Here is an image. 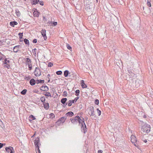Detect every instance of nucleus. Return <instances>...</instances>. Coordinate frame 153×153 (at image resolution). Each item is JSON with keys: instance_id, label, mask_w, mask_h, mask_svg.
Listing matches in <instances>:
<instances>
[{"instance_id": "nucleus-37", "label": "nucleus", "mask_w": 153, "mask_h": 153, "mask_svg": "<svg viewBox=\"0 0 153 153\" xmlns=\"http://www.w3.org/2000/svg\"><path fill=\"white\" fill-rule=\"evenodd\" d=\"M75 95L76 96L78 97V96L79 95V92H80V91H79V90L78 89V90H76L75 91Z\"/></svg>"}, {"instance_id": "nucleus-23", "label": "nucleus", "mask_w": 153, "mask_h": 153, "mask_svg": "<svg viewBox=\"0 0 153 153\" xmlns=\"http://www.w3.org/2000/svg\"><path fill=\"white\" fill-rule=\"evenodd\" d=\"M44 80L37 79L36 80V83L38 84L39 83H43L44 82Z\"/></svg>"}, {"instance_id": "nucleus-62", "label": "nucleus", "mask_w": 153, "mask_h": 153, "mask_svg": "<svg viewBox=\"0 0 153 153\" xmlns=\"http://www.w3.org/2000/svg\"><path fill=\"white\" fill-rule=\"evenodd\" d=\"M6 43H7V45H9V44H10V42H9V41H7V42H6Z\"/></svg>"}, {"instance_id": "nucleus-54", "label": "nucleus", "mask_w": 153, "mask_h": 153, "mask_svg": "<svg viewBox=\"0 0 153 153\" xmlns=\"http://www.w3.org/2000/svg\"><path fill=\"white\" fill-rule=\"evenodd\" d=\"M1 54H2V53L0 52V61L4 60V58H3L2 56H1Z\"/></svg>"}, {"instance_id": "nucleus-30", "label": "nucleus", "mask_w": 153, "mask_h": 153, "mask_svg": "<svg viewBox=\"0 0 153 153\" xmlns=\"http://www.w3.org/2000/svg\"><path fill=\"white\" fill-rule=\"evenodd\" d=\"M135 84H136L135 87L137 88H138L140 85V84L139 83V80H137L135 81Z\"/></svg>"}, {"instance_id": "nucleus-3", "label": "nucleus", "mask_w": 153, "mask_h": 153, "mask_svg": "<svg viewBox=\"0 0 153 153\" xmlns=\"http://www.w3.org/2000/svg\"><path fill=\"white\" fill-rule=\"evenodd\" d=\"M74 118L76 120V124H77V123H78L79 125H80L81 123V122L82 121V120H84V118L81 116L79 117V116H76L74 117Z\"/></svg>"}, {"instance_id": "nucleus-50", "label": "nucleus", "mask_w": 153, "mask_h": 153, "mask_svg": "<svg viewBox=\"0 0 153 153\" xmlns=\"http://www.w3.org/2000/svg\"><path fill=\"white\" fill-rule=\"evenodd\" d=\"M39 13L37 12L35 14H34V15L36 17H38L39 16Z\"/></svg>"}, {"instance_id": "nucleus-22", "label": "nucleus", "mask_w": 153, "mask_h": 153, "mask_svg": "<svg viewBox=\"0 0 153 153\" xmlns=\"http://www.w3.org/2000/svg\"><path fill=\"white\" fill-rule=\"evenodd\" d=\"M64 76L65 77H67L69 74H70V73L69 72L68 70H66L64 71Z\"/></svg>"}, {"instance_id": "nucleus-48", "label": "nucleus", "mask_w": 153, "mask_h": 153, "mask_svg": "<svg viewBox=\"0 0 153 153\" xmlns=\"http://www.w3.org/2000/svg\"><path fill=\"white\" fill-rule=\"evenodd\" d=\"M53 65V64L51 62H49L48 65V66L49 67H51Z\"/></svg>"}, {"instance_id": "nucleus-59", "label": "nucleus", "mask_w": 153, "mask_h": 153, "mask_svg": "<svg viewBox=\"0 0 153 153\" xmlns=\"http://www.w3.org/2000/svg\"><path fill=\"white\" fill-rule=\"evenodd\" d=\"M1 56H2L3 57V58H4V59H5V58H7L6 57V56H5L4 55L2 54H2H1Z\"/></svg>"}, {"instance_id": "nucleus-35", "label": "nucleus", "mask_w": 153, "mask_h": 153, "mask_svg": "<svg viewBox=\"0 0 153 153\" xmlns=\"http://www.w3.org/2000/svg\"><path fill=\"white\" fill-rule=\"evenodd\" d=\"M40 100L43 103H44L45 102V98L44 96H43L41 97Z\"/></svg>"}, {"instance_id": "nucleus-60", "label": "nucleus", "mask_w": 153, "mask_h": 153, "mask_svg": "<svg viewBox=\"0 0 153 153\" xmlns=\"http://www.w3.org/2000/svg\"><path fill=\"white\" fill-rule=\"evenodd\" d=\"M98 153H102V151L100 150L98 151Z\"/></svg>"}, {"instance_id": "nucleus-49", "label": "nucleus", "mask_w": 153, "mask_h": 153, "mask_svg": "<svg viewBox=\"0 0 153 153\" xmlns=\"http://www.w3.org/2000/svg\"><path fill=\"white\" fill-rule=\"evenodd\" d=\"M28 65V67L29 70H31L32 69V65L31 64H30Z\"/></svg>"}, {"instance_id": "nucleus-64", "label": "nucleus", "mask_w": 153, "mask_h": 153, "mask_svg": "<svg viewBox=\"0 0 153 153\" xmlns=\"http://www.w3.org/2000/svg\"><path fill=\"white\" fill-rule=\"evenodd\" d=\"M50 76V74H48V75H47V77H48V78L49 79V77Z\"/></svg>"}, {"instance_id": "nucleus-31", "label": "nucleus", "mask_w": 153, "mask_h": 153, "mask_svg": "<svg viewBox=\"0 0 153 153\" xmlns=\"http://www.w3.org/2000/svg\"><path fill=\"white\" fill-rule=\"evenodd\" d=\"M87 131V128L86 125H85L84 126V128H82V131L84 132V133H85V132Z\"/></svg>"}, {"instance_id": "nucleus-4", "label": "nucleus", "mask_w": 153, "mask_h": 153, "mask_svg": "<svg viewBox=\"0 0 153 153\" xmlns=\"http://www.w3.org/2000/svg\"><path fill=\"white\" fill-rule=\"evenodd\" d=\"M6 151L7 153H14V151L13 147L10 146L5 148Z\"/></svg>"}, {"instance_id": "nucleus-42", "label": "nucleus", "mask_w": 153, "mask_h": 153, "mask_svg": "<svg viewBox=\"0 0 153 153\" xmlns=\"http://www.w3.org/2000/svg\"><path fill=\"white\" fill-rule=\"evenodd\" d=\"M23 33H19L18 34V35L19 36V38L20 39H21L22 38L23 36Z\"/></svg>"}, {"instance_id": "nucleus-8", "label": "nucleus", "mask_w": 153, "mask_h": 153, "mask_svg": "<svg viewBox=\"0 0 153 153\" xmlns=\"http://www.w3.org/2000/svg\"><path fill=\"white\" fill-rule=\"evenodd\" d=\"M42 36L44 37L45 40H46L47 37L46 35V30L45 29H42L41 31Z\"/></svg>"}, {"instance_id": "nucleus-16", "label": "nucleus", "mask_w": 153, "mask_h": 153, "mask_svg": "<svg viewBox=\"0 0 153 153\" xmlns=\"http://www.w3.org/2000/svg\"><path fill=\"white\" fill-rule=\"evenodd\" d=\"M81 85L83 88H85L87 87V85L85 83L84 81L83 80H82L81 81Z\"/></svg>"}, {"instance_id": "nucleus-20", "label": "nucleus", "mask_w": 153, "mask_h": 153, "mask_svg": "<svg viewBox=\"0 0 153 153\" xmlns=\"http://www.w3.org/2000/svg\"><path fill=\"white\" fill-rule=\"evenodd\" d=\"M66 115L67 116H69L70 117H71L74 115V114L72 111H70L68 112L66 114Z\"/></svg>"}, {"instance_id": "nucleus-36", "label": "nucleus", "mask_w": 153, "mask_h": 153, "mask_svg": "<svg viewBox=\"0 0 153 153\" xmlns=\"http://www.w3.org/2000/svg\"><path fill=\"white\" fill-rule=\"evenodd\" d=\"M27 91V90L24 89L21 92V94L22 95H25L26 94Z\"/></svg>"}, {"instance_id": "nucleus-43", "label": "nucleus", "mask_w": 153, "mask_h": 153, "mask_svg": "<svg viewBox=\"0 0 153 153\" xmlns=\"http://www.w3.org/2000/svg\"><path fill=\"white\" fill-rule=\"evenodd\" d=\"M51 23L53 24V26H55L57 24V22H52L51 21Z\"/></svg>"}, {"instance_id": "nucleus-21", "label": "nucleus", "mask_w": 153, "mask_h": 153, "mask_svg": "<svg viewBox=\"0 0 153 153\" xmlns=\"http://www.w3.org/2000/svg\"><path fill=\"white\" fill-rule=\"evenodd\" d=\"M84 120H82V121L81 122V129L82 131V128H84V126L85 125V122H84Z\"/></svg>"}, {"instance_id": "nucleus-26", "label": "nucleus", "mask_w": 153, "mask_h": 153, "mask_svg": "<svg viewBox=\"0 0 153 153\" xmlns=\"http://www.w3.org/2000/svg\"><path fill=\"white\" fill-rule=\"evenodd\" d=\"M67 117H64L60 118L59 119L61 121V122H62V123L63 124V123L65 122V120L66 119Z\"/></svg>"}, {"instance_id": "nucleus-45", "label": "nucleus", "mask_w": 153, "mask_h": 153, "mask_svg": "<svg viewBox=\"0 0 153 153\" xmlns=\"http://www.w3.org/2000/svg\"><path fill=\"white\" fill-rule=\"evenodd\" d=\"M56 73L58 75H60L62 74V72L61 71H56Z\"/></svg>"}, {"instance_id": "nucleus-2", "label": "nucleus", "mask_w": 153, "mask_h": 153, "mask_svg": "<svg viewBox=\"0 0 153 153\" xmlns=\"http://www.w3.org/2000/svg\"><path fill=\"white\" fill-rule=\"evenodd\" d=\"M10 60V58L9 57L7 58H4V60H3V64L5 65H4V67L6 68L7 69L10 68L11 62Z\"/></svg>"}, {"instance_id": "nucleus-63", "label": "nucleus", "mask_w": 153, "mask_h": 153, "mask_svg": "<svg viewBox=\"0 0 153 153\" xmlns=\"http://www.w3.org/2000/svg\"><path fill=\"white\" fill-rule=\"evenodd\" d=\"M143 140V141L145 143H146L147 142V141L146 140Z\"/></svg>"}, {"instance_id": "nucleus-38", "label": "nucleus", "mask_w": 153, "mask_h": 153, "mask_svg": "<svg viewBox=\"0 0 153 153\" xmlns=\"http://www.w3.org/2000/svg\"><path fill=\"white\" fill-rule=\"evenodd\" d=\"M66 47L68 49L72 51V48L68 44H66Z\"/></svg>"}, {"instance_id": "nucleus-46", "label": "nucleus", "mask_w": 153, "mask_h": 153, "mask_svg": "<svg viewBox=\"0 0 153 153\" xmlns=\"http://www.w3.org/2000/svg\"><path fill=\"white\" fill-rule=\"evenodd\" d=\"M95 104L96 105H98L99 104V100L98 99H96L94 102Z\"/></svg>"}, {"instance_id": "nucleus-6", "label": "nucleus", "mask_w": 153, "mask_h": 153, "mask_svg": "<svg viewBox=\"0 0 153 153\" xmlns=\"http://www.w3.org/2000/svg\"><path fill=\"white\" fill-rule=\"evenodd\" d=\"M35 75L36 76H39L41 75V73L39 68L36 67L34 72Z\"/></svg>"}, {"instance_id": "nucleus-24", "label": "nucleus", "mask_w": 153, "mask_h": 153, "mask_svg": "<svg viewBox=\"0 0 153 153\" xmlns=\"http://www.w3.org/2000/svg\"><path fill=\"white\" fill-rule=\"evenodd\" d=\"M39 0H33L31 1V3L33 5H36L38 4Z\"/></svg>"}, {"instance_id": "nucleus-17", "label": "nucleus", "mask_w": 153, "mask_h": 153, "mask_svg": "<svg viewBox=\"0 0 153 153\" xmlns=\"http://www.w3.org/2000/svg\"><path fill=\"white\" fill-rule=\"evenodd\" d=\"M91 8V6L89 4L87 5L85 7V9H86L87 10L89 11H91V10L92 9Z\"/></svg>"}, {"instance_id": "nucleus-5", "label": "nucleus", "mask_w": 153, "mask_h": 153, "mask_svg": "<svg viewBox=\"0 0 153 153\" xmlns=\"http://www.w3.org/2000/svg\"><path fill=\"white\" fill-rule=\"evenodd\" d=\"M131 141L132 143H134V145L136 146H137V140L136 138L134 135H131Z\"/></svg>"}, {"instance_id": "nucleus-9", "label": "nucleus", "mask_w": 153, "mask_h": 153, "mask_svg": "<svg viewBox=\"0 0 153 153\" xmlns=\"http://www.w3.org/2000/svg\"><path fill=\"white\" fill-rule=\"evenodd\" d=\"M34 142L36 148L39 147V138L38 137L37 138H36L34 140Z\"/></svg>"}, {"instance_id": "nucleus-41", "label": "nucleus", "mask_w": 153, "mask_h": 153, "mask_svg": "<svg viewBox=\"0 0 153 153\" xmlns=\"http://www.w3.org/2000/svg\"><path fill=\"white\" fill-rule=\"evenodd\" d=\"M46 94H44L45 96L51 97V95L49 92H46Z\"/></svg>"}, {"instance_id": "nucleus-55", "label": "nucleus", "mask_w": 153, "mask_h": 153, "mask_svg": "<svg viewBox=\"0 0 153 153\" xmlns=\"http://www.w3.org/2000/svg\"><path fill=\"white\" fill-rule=\"evenodd\" d=\"M31 78V77H30V76H28L27 77H26L25 78V79L26 80H28L29 79H30Z\"/></svg>"}, {"instance_id": "nucleus-10", "label": "nucleus", "mask_w": 153, "mask_h": 153, "mask_svg": "<svg viewBox=\"0 0 153 153\" xmlns=\"http://www.w3.org/2000/svg\"><path fill=\"white\" fill-rule=\"evenodd\" d=\"M21 48V46L20 45L16 46L14 47L13 51L15 52H17L19 51V48Z\"/></svg>"}, {"instance_id": "nucleus-19", "label": "nucleus", "mask_w": 153, "mask_h": 153, "mask_svg": "<svg viewBox=\"0 0 153 153\" xmlns=\"http://www.w3.org/2000/svg\"><path fill=\"white\" fill-rule=\"evenodd\" d=\"M128 75L130 76L133 77L134 76V74L133 73L130 69L128 70Z\"/></svg>"}, {"instance_id": "nucleus-25", "label": "nucleus", "mask_w": 153, "mask_h": 153, "mask_svg": "<svg viewBox=\"0 0 153 153\" xmlns=\"http://www.w3.org/2000/svg\"><path fill=\"white\" fill-rule=\"evenodd\" d=\"M25 61L26 62V64L27 65L31 64V61L30 59L29 58H27L26 59Z\"/></svg>"}, {"instance_id": "nucleus-39", "label": "nucleus", "mask_w": 153, "mask_h": 153, "mask_svg": "<svg viewBox=\"0 0 153 153\" xmlns=\"http://www.w3.org/2000/svg\"><path fill=\"white\" fill-rule=\"evenodd\" d=\"M35 149L36 153H41V152L39 149V147L36 148Z\"/></svg>"}, {"instance_id": "nucleus-29", "label": "nucleus", "mask_w": 153, "mask_h": 153, "mask_svg": "<svg viewBox=\"0 0 153 153\" xmlns=\"http://www.w3.org/2000/svg\"><path fill=\"white\" fill-rule=\"evenodd\" d=\"M56 125H58V126H59L62 123V122H61V121L59 119L56 122Z\"/></svg>"}, {"instance_id": "nucleus-40", "label": "nucleus", "mask_w": 153, "mask_h": 153, "mask_svg": "<svg viewBox=\"0 0 153 153\" xmlns=\"http://www.w3.org/2000/svg\"><path fill=\"white\" fill-rule=\"evenodd\" d=\"M79 97H77L75 98L74 99V100H73L74 102H74H76V101L79 99Z\"/></svg>"}, {"instance_id": "nucleus-13", "label": "nucleus", "mask_w": 153, "mask_h": 153, "mask_svg": "<svg viewBox=\"0 0 153 153\" xmlns=\"http://www.w3.org/2000/svg\"><path fill=\"white\" fill-rule=\"evenodd\" d=\"M29 82L31 85H34L36 83V80H35L33 78L31 79L30 80Z\"/></svg>"}, {"instance_id": "nucleus-7", "label": "nucleus", "mask_w": 153, "mask_h": 153, "mask_svg": "<svg viewBox=\"0 0 153 153\" xmlns=\"http://www.w3.org/2000/svg\"><path fill=\"white\" fill-rule=\"evenodd\" d=\"M67 100L66 98H62L61 99V102L63 104L62 106L64 108H65L67 105V103H66Z\"/></svg>"}, {"instance_id": "nucleus-51", "label": "nucleus", "mask_w": 153, "mask_h": 153, "mask_svg": "<svg viewBox=\"0 0 153 153\" xmlns=\"http://www.w3.org/2000/svg\"><path fill=\"white\" fill-rule=\"evenodd\" d=\"M5 143H0V149H1L5 145Z\"/></svg>"}, {"instance_id": "nucleus-33", "label": "nucleus", "mask_w": 153, "mask_h": 153, "mask_svg": "<svg viewBox=\"0 0 153 153\" xmlns=\"http://www.w3.org/2000/svg\"><path fill=\"white\" fill-rule=\"evenodd\" d=\"M24 42L27 45H29V41L28 39L25 38L24 39Z\"/></svg>"}, {"instance_id": "nucleus-57", "label": "nucleus", "mask_w": 153, "mask_h": 153, "mask_svg": "<svg viewBox=\"0 0 153 153\" xmlns=\"http://www.w3.org/2000/svg\"><path fill=\"white\" fill-rule=\"evenodd\" d=\"M147 5L149 7H151V5L150 2L148 1H147Z\"/></svg>"}, {"instance_id": "nucleus-47", "label": "nucleus", "mask_w": 153, "mask_h": 153, "mask_svg": "<svg viewBox=\"0 0 153 153\" xmlns=\"http://www.w3.org/2000/svg\"><path fill=\"white\" fill-rule=\"evenodd\" d=\"M67 95V93L66 91H64L63 93V96L64 97H66Z\"/></svg>"}, {"instance_id": "nucleus-12", "label": "nucleus", "mask_w": 153, "mask_h": 153, "mask_svg": "<svg viewBox=\"0 0 153 153\" xmlns=\"http://www.w3.org/2000/svg\"><path fill=\"white\" fill-rule=\"evenodd\" d=\"M48 89V87L46 85L45 86L43 85L40 88V89L42 91H47Z\"/></svg>"}, {"instance_id": "nucleus-1", "label": "nucleus", "mask_w": 153, "mask_h": 153, "mask_svg": "<svg viewBox=\"0 0 153 153\" xmlns=\"http://www.w3.org/2000/svg\"><path fill=\"white\" fill-rule=\"evenodd\" d=\"M151 127L150 125L147 124H144L142 126L141 130L144 133H148L150 131Z\"/></svg>"}, {"instance_id": "nucleus-28", "label": "nucleus", "mask_w": 153, "mask_h": 153, "mask_svg": "<svg viewBox=\"0 0 153 153\" xmlns=\"http://www.w3.org/2000/svg\"><path fill=\"white\" fill-rule=\"evenodd\" d=\"M15 13L18 17H19L20 16V13L18 9H16Z\"/></svg>"}, {"instance_id": "nucleus-15", "label": "nucleus", "mask_w": 153, "mask_h": 153, "mask_svg": "<svg viewBox=\"0 0 153 153\" xmlns=\"http://www.w3.org/2000/svg\"><path fill=\"white\" fill-rule=\"evenodd\" d=\"M18 23L17 22L15 21H11L10 23V25L12 27H14L15 25H16Z\"/></svg>"}, {"instance_id": "nucleus-58", "label": "nucleus", "mask_w": 153, "mask_h": 153, "mask_svg": "<svg viewBox=\"0 0 153 153\" xmlns=\"http://www.w3.org/2000/svg\"><path fill=\"white\" fill-rule=\"evenodd\" d=\"M37 42V39H34L33 40V42L34 43H36Z\"/></svg>"}, {"instance_id": "nucleus-44", "label": "nucleus", "mask_w": 153, "mask_h": 153, "mask_svg": "<svg viewBox=\"0 0 153 153\" xmlns=\"http://www.w3.org/2000/svg\"><path fill=\"white\" fill-rule=\"evenodd\" d=\"M97 112L98 114V116H100V115L101 114V111L100 110H99V109L97 108Z\"/></svg>"}, {"instance_id": "nucleus-18", "label": "nucleus", "mask_w": 153, "mask_h": 153, "mask_svg": "<svg viewBox=\"0 0 153 153\" xmlns=\"http://www.w3.org/2000/svg\"><path fill=\"white\" fill-rule=\"evenodd\" d=\"M44 108L48 110L49 107V104L48 103H45V102L44 103H43Z\"/></svg>"}, {"instance_id": "nucleus-14", "label": "nucleus", "mask_w": 153, "mask_h": 153, "mask_svg": "<svg viewBox=\"0 0 153 153\" xmlns=\"http://www.w3.org/2000/svg\"><path fill=\"white\" fill-rule=\"evenodd\" d=\"M89 111L91 113V116H93L95 115V114H94V107L93 106L91 107L89 109Z\"/></svg>"}, {"instance_id": "nucleus-11", "label": "nucleus", "mask_w": 153, "mask_h": 153, "mask_svg": "<svg viewBox=\"0 0 153 153\" xmlns=\"http://www.w3.org/2000/svg\"><path fill=\"white\" fill-rule=\"evenodd\" d=\"M7 39H4L2 40H0V46L2 45L6 46V41Z\"/></svg>"}, {"instance_id": "nucleus-34", "label": "nucleus", "mask_w": 153, "mask_h": 153, "mask_svg": "<svg viewBox=\"0 0 153 153\" xmlns=\"http://www.w3.org/2000/svg\"><path fill=\"white\" fill-rule=\"evenodd\" d=\"M73 101V100H69L68 101V106H71L72 105V104L74 103V102Z\"/></svg>"}, {"instance_id": "nucleus-53", "label": "nucleus", "mask_w": 153, "mask_h": 153, "mask_svg": "<svg viewBox=\"0 0 153 153\" xmlns=\"http://www.w3.org/2000/svg\"><path fill=\"white\" fill-rule=\"evenodd\" d=\"M50 115L51 117H52V118L55 117V115L53 113H51L50 114Z\"/></svg>"}, {"instance_id": "nucleus-27", "label": "nucleus", "mask_w": 153, "mask_h": 153, "mask_svg": "<svg viewBox=\"0 0 153 153\" xmlns=\"http://www.w3.org/2000/svg\"><path fill=\"white\" fill-rule=\"evenodd\" d=\"M70 120L71 123L74 124H77L76 122V120L75 119L74 117L71 118Z\"/></svg>"}, {"instance_id": "nucleus-32", "label": "nucleus", "mask_w": 153, "mask_h": 153, "mask_svg": "<svg viewBox=\"0 0 153 153\" xmlns=\"http://www.w3.org/2000/svg\"><path fill=\"white\" fill-rule=\"evenodd\" d=\"M29 117L31 119V120L29 119V120L30 121H31L32 120H35L36 119V118L34 117V116H33V115H31V114L30 115V116Z\"/></svg>"}, {"instance_id": "nucleus-61", "label": "nucleus", "mask_w": 153, "mask_h": 153, "mask_svg": "<svg viewBox=\"0 0 153 153\" xmlns=\"http://www.w3.org/2000/svg\"><path fill=\"white\" fill-rule=\"evenodd\" d=\"M43 20L44 21H46L47 20V19H46V18H45L44 16H43Z\"/></svg>"}, {"instance_id": "nucleus-56", "label": "nucleus", "mask_w": 153, "mask_h": 153, "mask_svg": "<svg viewBox=\"0 0 153 153\" xmlns=\"http://www.w3.org/2000/svg\"><path fill=\"white\" fill-rule=\"evenodd\" d=\"M39 4L40 5L42 6H43L44 5V2H43V1H39Z\"/></svg>"}, {"instance_id": "nucleus-52", "label": "nucleus", "mask_w": 153, "mask_h": 153, "mask_svg": "<svg viewBox=\"0 0 153 153\" xmlns=\"http://www.w3.org/2000/svg\"><path fill=\"white\" fill-rule=\"evenodd\" d=\"M36 48H34L32 50V52L33 53L34 55H36Z\"/></svg>"}]
</instances>
